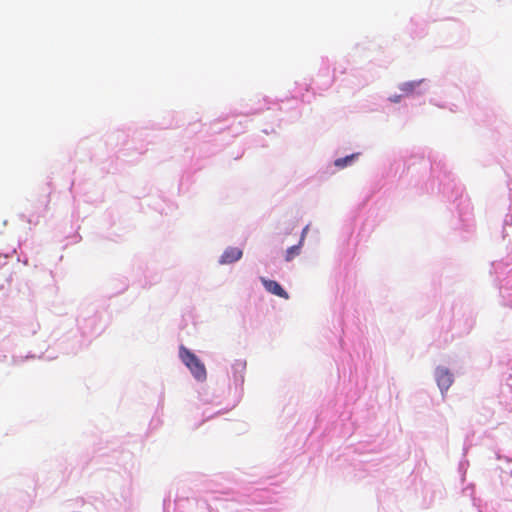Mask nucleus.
<instances>
[{
    "label": "nucleus",
    "mask_w": 512,
    "mask_h": 512,
    "mask_svg": "<svg viewBox=\"0 0 512 512\" xmlns=\"http://www.w3.org/2000/svg\"><path fill=\"white\" fill-rule=\"evenodd\" d=\"M243 252L236 247H228L220 257V264H231L241 259Z\"/></svg>",
    "instance_id": "nucleus-3"
},
{
    "label": "nucleus",
    "mask_w": 512,
    "mask_h": 512,
    "mask_svg": "<svg viewBox=\"0 0 512 512\" xmlns=\"http://www.w3.org/2000/svg\"><path fill=\"white\" fill-rule=\"evenodd\" d=\"M435 378L441 391L447 390L453 382L452 374L445 368H437Z\"/></svg>",
    "instance_id": "nucleus-2"
},
{
    "label": "nucleus",
    "mask_w": 512,
    "mask_h": 512,
    "mask_svg": "<svg viewBox=\"0 0 512 512\" xmlns=\"http://www.w3.org/2000/svg\"><path fill=\"white\" fill-rule=\"evenodd\" d=\"M416 85H418L416 82H406L401 85L400 90L408 95L413 92Z\"/></svg>",
    "instance_id": "nucleus-7"
},
{
    "label": "nucleus",
    "mask_w": 512,
    "mask_h": 512,
    "mask_svg": "<svg viewBox=\"0 0 512 512\" xmlns=\"http://www.w3.org/2000/svg\"><path fill=\"white\" fill-rule=\"evenodd\" d=\"M179 357L190 370V372L192 373L196 380L204 381L206 379L207 373L205 365L194 353H192L186 347L180 346Z\"/></svg>",
    "instance_id": "nucleus-1"
},
{
    "label": "nucleus",
    "mask_w": 512,
    "mask_h": 512,
    "mask_svg": "<svg viewBox=\"0 0 512 512\" xmlns=\"http://www.w3.org/2000/svg\"><path fill=\"white\" fill-rule=\"evenodd\" d=\"M261 282L268 292L281 298L288 299V293L282 288V286L278 282L274 280H268L263 277L261 278Z\"/></svg>",
    "instance_id": "nucleus-4"
},
{
    "label": "nucleus",
    "mask_w": 512,
    "mask_h": 512,
    "mask_svg": "<svg viewBox=\"0 0 512 512\" xmlns=\"http://www.w3.org/2000/svg\"><path fill=\"white\" fill-rule=\"evenodd\" d=\"M400 99H401V96H400V95H396V96H393V97H391V98H390V100H391L392 102H395V103H396V102H399V101H400Z\"/></svg>",
    "instance_id": "nucleus-8"
},
{
    "label": "nucleus",
    "mask_w": 512,
    "mask_h": 512,
    "mask_svg": "<svg viewBox=\"0 0 512 512\" xmlns=\"http://www.w3.org/2000/svg\"><path fill=\"white\" fill-rule=\"evenodd\" d=\"M355 157H356V154H352V155L346 156L344 158H339V159L335 160L334 164H335V166H337L339 168H344L348 164H350Z\"/></svg>",
    "instance_id": "nucleus-6"
},
{
    "label": "nucleus",
    "mask_w": 512,
    "mask_h": 512,
    "mask_svg": "<svg viewBox=\"0 0 512 512\" xmlns=\"http://www.w3.org/2000/svg\"><path fill=\"white\" fill-rule=\"evenodd\" d=\"M307 230H308V227H305L303 229L302 235H301V240L298 245H294L287 249L286 255H285L286 261H291L296 255H298L300 253V246L302 245V242H303V239L305 237Z\"/></svg>",
    "instance_id": "nucleus-5"
}]
</instances>
